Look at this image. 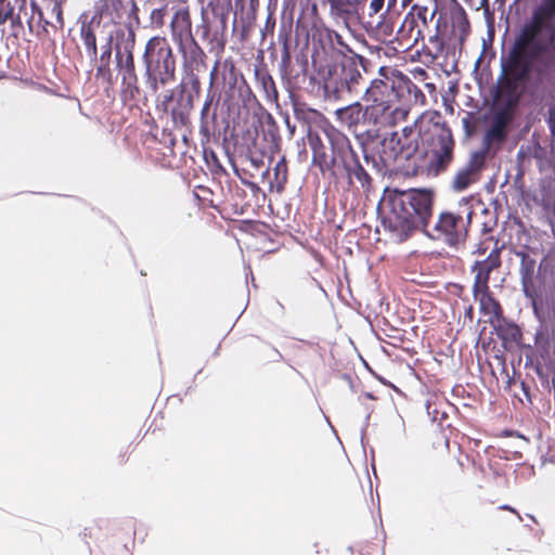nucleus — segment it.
Instances as JSON below:
<instances>
[{"mask_svg": "<svg viewBox=\"0 0 555 555\" xmlns=\"http://www.w3.org/2000/svg\"><path fill=\"white\" fill-rule=\"evenodd\" d=\"M539 27L525 20L516 30L507 53L500 59L499 80L507 70L515 68L514 79L526 102L531 105L542 104L553 95L555 83L554 64L546 55L548 46L538 36Z\"/></svg>", "mask_w": 555, "mask_h": 555, "instance_id": "obj_1", "label": "nucleus"}, {"mask_svg": "<svg viewBox=\"0 0 555 555\" xmlns=\"http://www.w3.org/2000/svg\"><path fill=\"white\" fill-rule=\"evenodd\" d=\"M436 192L431 188H385L376 211L384 230L390 238L402 244L416 232L430 240H438L428 225L434 216Z\"/></svg>", "mask_w": 555, "mask_h": 555, "instance_id": "obj_2", "label": "nucleus"}, {"mask_svg": "<svg viewBox=\"0 0 555 555\" xmlns=\"http://www.w3.org/2000/svg\"><path fill=\"white\" fill-rule=\"evenodd\" d=\"M364 134L365 140L361 142L364 160L378 171L414 157L423 158L427 153L420 150L417 140L400 137L397 131L380 133L378 129H369Z\"/></svg>", "mask_w": 555, "mask_h": 555, "instance_id": "obj_3", "label": "nucleus"}, {"mask_svg": "<svg viewBox=\"0 0 555 555\" xmlns=\"http://www.w3.org/2000/svg\"><path fill=\"white\" fill-rule=\"evenodd\" d=\"M537 261L521 253L520 282L522 293L530 301L532 311L555 307V267L542 260L535 271Z\"/></svg>", "mask_w": 555, "mask_h": 555, "instance_id": "obj_4", "label": "nucleus"}, {"mask_svg": "<svg viewBox=\"0 0 555 555\" xmlns=\"http://www.w3.org/2000/svg\"><path fill=\"white\" fill-rule=\"evenodd\" d=\"M142 78L147 96H155L160 86L176 80V55L165 37L154 36L147 40L141 57Z\"/></svg>", "mask_w": 555, "mask_h": 555, "instance_id": "obj_5", "label": "nucleus"}, {"mask_svg": "<svg viewBox=\"0 0 555 555\" xmlns=\"http://www.w3.org/2000/svg\"><path fill=\"white\" fill-rule=\"evenodd\" d=\"M135 31L128 25V35L121 28L116 29L115 67L121 78V93L131 101L147 100V92L139 86L134 63Z\"/></svg>", "mask_w": 555, "mask_h": 555, "instance_id": "obj_6", "label": "nucleus"}, {"mask_svg": "<svg viewBox=\"0 0 555 555\" xmlns=\"http://www.w3.org/2000/svg\"><path fill=\"white\" fill-rule=\"evenodd\" d=\"M202 91L201 80L195 73L186 72L181 81L164 95L162 106L169 112L175 127H186L194 108V101Z\"/></svg>", "mask_w": 555, "mask_h": 555, "instance_id": "obj_7", "label": "nucleus"}, {"mask_svg": "<svg viewBox=\"0 0 555 555\" xmlns=\"http://www.w3.org/2000/svg\"><path fill=\"white\" fill-rule=\"evenodd\" d=\"M338 53L341 59L334 60L327 65L323 83L325 94L335 99L341 98L345 93L358 94L359 86L364 82L357 64L341 51Z\"/></svg>", "mask_w": 555, "mask_h": 555, "instance_id": "obj_8", "label": "nucleus"}, {"mask_svg": "<svg viewBox=\"0 0 555 555\" xmlns=\"http://www.w3.org/2000/svg\"><path fill=\"white\" fill-rule=\"evenodd\" d=\"M538 326L533 336L535 356L528 357L525 367L534 366L537 362L546 366V371L555 366V307L532 311Z\"/></svg>", "mask_w": 555, "mask_h": 555, "instance_id": "obj_9", "label": "nucleus"}, {"mask_svg": "<svg viewBox=\"0 0 555 555\" xmlns=\"http://www.w3.org/2000/svg\"><path fill=\"white\" fill-rule=\"evenodd\" d=\"M341 119L347 118L350 124L373 122L395 125L398 118H405L408 112L402 108H391V105H367L363 106L354 102L344 108L337 109Z\"/></svg>", "mask_w": 555, "mask_h": 555, "instance_id": "obj_10", "label": "nucleus"}, {"mask_svg": "<svg viewBox=\"0 0 555 555\" xmlns=\"http://www.w3.org/2000/svg\"><path fill=\"white\" fill-rule=\"evenodd\" d=\"M436 127H439L438 132L434 135H424L422 137V142H428L429 139H436L437 144L431 150V157L428 164V172L434 176H438L442 171H444L449 165L453 160V150H454V139L452 134V130L447 124L443 121L439 124L435 122Z\"/></svg>", "mask_w": 555, "mask_h": 555, "instance_id": "obj_11", "label": "nucleus"}, {"mask_svg": "<svg viewBox=\"0 0 555 555\" xmlns=\"http://www.w3.org/2000/svg\"><path fill=\"white\" fill-rule=\"evenodd\" d=\"M434 231L439 234L436 235L438 238L442 235L444 243L454 249H459L465 243L468 235L463 217L460 214L448 210L439 214Z\"/></svg>", "mask_w": 555, "mask_h": 555, "instance_id": "obj_12", "label": "nucleus"}, {"mask_svg": "<svg viewBox=\"0 0 555 555\" xmlns=\"http://www.w3.org/2000/svg\"><path fill=\"white\" fill-rule=\"evenodd\" d=\"M177 44L183 57V75H186L188 70L194 73V70L201 72L207 68V56L194 37L181 39Z\"/></svg>", "mask_w": 555, "mask_h": 555, "instance_id": "obj_13", "label": "nucleus"}, {"mask_svg": "<svg viewBox=\"0 0 555 555\" xmlns=\"http://www.w3.org/2000/svg\"><path fill=\"white\" fill-rule=\"evenodd\" d=\"M324 132L331 145V153L334 155L335 159H339L340 165H348V162L350 163L359 156L353 150L348 137L343 132L332 126H328Z\"/></svg>", "mask_w": 555, "mask_h": 555, "instance_id": "obj_14", "label": "nucleus"}, {"mask_svg": "<svg viewBox=\"0 0 555 555\" xmlns=\"http://www.w3.org/2000/svg\"><path fill=\"white\" fill-rule=\"evenodd\" d=\"M115 43H116V29L111 31L106 39L105 43L101 46V53H98V62L96 65V77L101 78L107 85L113 86L117 79L113 75V70L111 68L112 64V55L115 52Z\"/></svg>", "mask_w": 555, "mask_h": 555, "instance_id": "obj_15", "label": "nucleus"}, {"mask_svg": "<svg viewBox=\"0 0 555 555\" xmlns=\"http://www.w3.org/2000/svg\"><path fill=\"white\" fill-rule=\"evenodd\" d=\"M474 299L479 302V311L483 315H489L496 320L503 318V310L499 300L489 288V284H477V289L473 288Z\"/></svg>", "mask_w": 555, "mask_h": 555, "instance_id": "obj_16", "label": "nucleus"}, {"mask_svg": "<svg viewBox=\"0 0 555 555\" xmlns=\"http://www.w3.org/2000/svg\"><path fill=\"white\" fill-rule=\"evenodd\" d=\"M479 154V152H474L468 163L456 172L452 181V190L454 192H464L478 180L480 167L476 159Z\"/></svg>", "mask_w": 555, "mask_h": 555, "instance_id": "obj_17", "label": "nucleus"}, {"mask_svg": "<svg viewBox=\"0 0 555 555\" xmlns=\"http://www.w3.org/2000/svg\"><path fill=\"white\" fill-rule=\"evenodd\" d=\"M501 250L495 247L483 260H476L472 271L476 272L473 288L477 289V284H489L490 274L501 266Z\"/></svg>", "mask_w": 555, "mask_h": 555, "instance_id": "obj_18", "label": "nucleus"}, {"mask_svg": "<svg viewBox=\"0 0 555 555\" xmlns=\"http://www.w3.org/2000/svg\"><path fill=\"white\" fill-rule=\"evenodd\" d=\"M101 20L92 16L89 22H83L80 27V37L85 44L87 54L91 63H98V43L95 35V26H100Z\"/></svg>", "mask_w": 555, "mask_h": 555, "instance_id": "obj_19", "label": "nucleus"}, {"mask_svg": "<svg viewBox=\"0 0 555 555\" xmlns=\"http://www.w3.org/2000/svg\"><path fill=\"white\" fill-rule=\"evenodd\" d=\"M170 27L172 38L176 43L181 39L184 40L189 37H193L191 33L192 23L188 8H180L175 12L171 18Z\"/></svg>", "mask_w": 555, "mask_h": 555, "instance_id": "obj_20", "label": "nucleus"}, {"mask_svg": "<svg viewBox=\"0 0 555 555\" xmlns=\"http://www.w3.org/2000/svg\"><path fill=\"white\" fill-rule=\"evenodd\" d=\"M363 96L366 101H372V105H390V82L384 79H373L364 89Z\"/></svg>", "mask_w": 555, "mask_h": 555, "instance_id": "obj_21", "label": "nucleus"}, {"mask_svg": "<svg viewBox=\"0 0 555 555\" xmlns=\"http://www.w3.org/2000/svg\"><path fill=\"white\" fill-rule=\"evenodd\" d=\"M218 124V109L215 107L202 106L199 115V134L202 141L209 142L215 133Z\"/></svg>", "mask_w": 555, "mask_h": 555, "instance_id": "obj_22", "label": "nucleus"}, {"mask_svg": "<svg viewBox=\"0 0 555 555\" xmlns=\"http://www.w3.org/2000/svg\"><path fill=\"white\" fill-rule=\"evenodd\" d=\"M307 140L310 149L312 150V164L317 167L319 166V164L326 166V147L319 132L312 130L310 126H308L307 129Z\"/></svg>", "mask_w": 555, "mask_h": 555, "instance_id": "obj_23", "label": "nucleus"}, {"mask_svg": "<svg viewBox=\"0 0 555 555\" xmlns=\"http://www.w3.org/2000/svg\"><path fill=\"white\" fill-rule=\"evenodd\" d=\"M411 88H414L411 78L401 70L396 72L395 77L390 80V98L400 101L410 95Z\"/></svg>", "mask_w": 555, "mask_h": 555, "instance_id": "obj_24", "label": "nucleus"}, {"mask_svg": "<svg viewBox=\"0 0 555 555\" xmlns=\"http://www.w3.org/2000/svg\"><path fill=\"white\" fill-rule=\"evenodd\" d=\"M504 322L496 328V335L502 340H509L518 344L522 337V333L518 325L513 321H506L505 318H500Z\"/></svg>", "mask_w": 555, "mask_h": 555, "instance_id": "obj_25", "label": "nucleus"}, {"mask_svg": "<svg viewBox=\"0 0 555 555\" xmlns=\"http://www.w3.org/2000/svg\"><path fill=\"white\" fill-rule=\"evenodd\" d=\"M273 176L274 180L270 181L271 189L274 188L279 193L283 192L287 182V164L284 157L275 164Z\"/></svg>", "mask_w": 555, "mask_h": 555, "instance_id": "obj_26", "label": "nucleus"}, {"mask_svg": "<svg viewBox=\"0 0 555 555\" xmlns=\"http://www.w3.org/2000/svg\"><path fill=\"white\" fill-rule=\"evenodd\" d=\"M263 138L271 142L273 147H279L281 143V137L279 132V126L276 120L271 114L266 117V127L263 129Z\"/></svg>", "mask_w": 555, "mask_h": 555, "instance_id": "obj_27", "label": "nucleus"}, {"mask_svg": "<svg viewBox=\"0 0 555 555\" xmlns=\"http://www.w3.org/2000/svg\"><path fill=\"white\" fill-rule=\"evenodd\" d=\"M322 3H328L331 10L333 12L339 14H350L352 9L356 10L357 7L362 3L364 0H321Z\"/></svg>", "mask_w": 555, "mask_h": 555, "instance_id": "obj_28", "label": "nucleus"}, {"mask_svg": "<svg viewBox=\"0 0 555 555\" xmlns=\"http://www.w3.org/2000/svg\"><path fill=\"white\" fill-rule=\"evenodd\" d=\"M255 76L256 79L261 83V87L268 96L271 94H276L275 82L267 70H256Z\"/></svg>", "mask_w": 555, "mask_h": 555, "instance_id": "obj_29", "label": "nucleus"}, {"mask_svg": "<svg viewBox=\"0 0 555 555\" xmlns=\"http://www.w3.org/2000/svg\"><path fill=\"white\" fill-rule=\"evenodd\" d=\"M353 167L356 169L353 179H357L363 189H367L371 185L372 178L361 164L359 156L354 159Z\"/></svg>", "mask_w": 555, "mask_h": 555, "instance_id": "obj_30", "label": "nucleus"}, {"mask_svg": "<svg viewBox=\"0 0 555 555\" xmlns=\"http://www.w3.org/2000/svg\"><path fill=\"white\" fill-rule=\"evenodd\" d=\"M327 37L332 42H335L340 50H336L335 53L340 55L338 51H341L346 55H353L356 53L352 48L344 40L343 36L335 30H327Z\"/></svg>", "mask_w": 555, "mask_h": 555, "instance_id": "obj_31", "label": "nucleus"}, {"mask_svg": "<svg viewBox=\"0 0 555 555\" xmlns=\"http://www.w3.org/2000/svg\"><path fill=\"white\" fill-rule=\"evenodd\" d=\"M278 40L282 49L291 50L292 48V22L288 24L282 23L278 34Z\"/></svg>", "mask_w": 555, "mask_h": 555, "instance_id": "obj_32", "label": "nucleus"}, {"mask_svg": "<svg viewBox=\"0 0 555 555\" xmlns=\"http://www.w3.org/2000/svg\"><path fill=\"white\" fill-rule=\"evenodd\" d=\"M532 370L539 378L541 387L550 393V382L552 375L546 371V366H541L539 362L534 364V366L528 367Z\"/></svg>", "mask_w": 555, "mask_h": 555, "instance_id": "obj_33", "label": "nucleus"}, {"mask_svg": "<svg viewBox=\"0 0 555 555\" xmlns=\"http://www.w3.org/2000/svg\"><path fill=\"white\" fill-rule=\"evenodd\" d=\"M292 51L287 49H282L281 51V61L279 64L280 73L282 77H285L291 74L292 67Z\"/></svg>", "mask_w": 555, "mask_h": 555, "instance_id": "obj_34", "label": "nucleus"}, {"mask_svg": "<svg viewBox=\"0 0 555 555\" xmlns=\"http://www.w3.org/2000/svg\"><path fill=\"white\" fill-rule=\"evenodd\" d=\"M461 10H462V13L457 17L456 22H457V27L460 29V42L462 44L470 31V24H469V20L467 17L466 12L463 9H461Z\"/></svg>", "mask_w": 555, "mask_h": 555, "instance_id": "obj_35", "label": "nucleus"}, {"mask_svg": "<svg viewBox=\"0 0 555 555\" xmlns=\"http://www.w3.org/2000/svg\"><path fill=\"white\" fill-rule=\"evenodd\" d=\"M348 57L351 59L357 64V68L360 69V67H361L363 73H365V74L372 73L373 63L367 57H365L357 52L353 53V55H348Z\"/></svg>", "mask_w": 555, "mask_h": 555, "instance_id": "obj_36", "label": "nucleus"}, {"mask_svg": "<svg viewBox=\"0 0 555 555\" xmlns=\"http://www.w3.org/2000/svg\"><path fill=\"white\" fill-rule=\"evenodd\" d=\"M319 169L321 172L330 171L331 176L334 178H337L338 176V169L341 168V165L339 163V159H335L334 155L332 154L331 158H326V166H323L322 164H319Z\"/></svg>", "mask_w": 555, "mask_h": 555, "instance_id": "obj_37", "label": "nucleus"}, {"mask_svg": "<svg viewBox=\"0 0 555 555\" xmlns=\"http://www.w3.org/2000/svg\"><path fill=\"white\" fill-rule=\"evenodd\" d=\"M219 102H220V94L216 90L212 89V86L210 83L203 105L210 107V108L215 107L218 109Z\"/></svg>", "mask_w": 555, "mask_h": 555, "instance_id": "obj_38", "label": "nucleus"}, {"mask_svg": "<svg viewBox=\"0 0 555 555\" xmlns=\"http://www.w3.org/2000/svg\"><path fill=\"white\" fill-rule=\"evenodd\" d=\"M206 13L204 10H202V17H203V24L198 26L197 33L199 34L201 38L203 40H208L209 42H212V40L217 37V31H215L214 38L210 37V27L207 24V20L205 17Z\"/></svg>", "mask_w": 555, "mask_h": 555, "instance_id": "obj_39", "label": "nucleus"}, {"mask_svg": "<svg viewBox=\"0 0 555 555\" xmlns=\"http://www.w3.org/2000/svg\"><path fill=\"white\" fill-rule=\"evenodd\" d=\"M545 122L551 135L555 137V100L548 105Z\"/></svg>", "mask_w": 555, "mask_h": 555, "instance_id": "obj_40", "label": "nucleus"}, {"mask_svg": "<svg viewBox=\"0 0 555 555\" xmlns=\"http://www.w3.org/2000/svg\"><path fill=\"white\" fill-rule=\"evenodd\" d=\"M167 13V5L162 8L153 9L150 15L151 23L155 25H163L164 18Z\"/></svg>", "mask_w": 555, "mask_h": 555, "instance_id": "obj_41", "label": "nucleus"}, {"mask_svg": "<svg viewBox=\"0 0 555 555\" xmlns=\"http://www.w3.org/2000/svg\"><path fill=\"white\" fill-rule=\"evenodd\" d=\"M128 17L130 22L127 24V26L129 24H131L133 28L140 26L139 7L137 5L135 0H131V9L129 11Z\"/></svg>", "mask_w": 555, "mask_h": 555, "instance_id": "obj_42", "label": "nucleus"}, {"mask_svg": "<svg viewBox=\"0 0 555 555\" xmlns=\"http://www.w3.org/2000/svg\"><path fill=\"white\" fill-rule=\"evenodd\" d=\"M545 17L546 15L544 14V11L540 9V7L538 5L532 10L531 16L528 17L527 20H529L531 23L535 24L540 28Z\"/></svg>", "mask_w": 555, "mask_h": 555, "instance_id": "obj_43", "label": "nucleus"}, {"mask_svg": "<svg viewBox=\"0 0 555 555\" xmlns=\"http://www.w3.org/2000/svg\"><path fill=\"white\" fill-rule=\"evenodd\" d=\"M544 28H545V33L548 38V41L555 44V16L546 17Z\"/></svg>", "mask_w": 555, "mask_h": 555, "instance_id": "obj_44", "label": "nucleus"}, {"mask_svg": "<svg viewBox=\"0 0 555 555\" xmlns=\"http://www.w3.org/2000/svg\"><path fill=\"white\" fill-rule=\"evenodd\" d=\"M539 7L544 11L546 17H555V0H541Z\"/></svg>", "mask_w": 555, "mask_h": 555, "instance_id": "obj_45", "label": "nucleus"}, {"mask_svg": "<svg viewBox=\"0 0 555 555\" xmlns=\"http://www.w3.org/2000/svg\"><path fill=\"white\" fill-rule=\"evenodd\" d=\"M396 72H399V69L389 66H380L378 68V75L382 77L380 79H384L388 82H390L391 78L395 77Z\"/></svg>", "mask_w": 555, "mask_h": 555, "instance_id": "obj_46", "label": "nucleus"}, {"mask_svg": "<svg viewBox=\"0 0 555 555\" xmlns=\"http://www.w3.org/2000/svg\"><path fill=\"white\" fill-rule=\"evenodd\" d=\"M295 115L298 119H309L322 116L317 109L313 108H309L307 112L295 108Z\"/></svg>", "mask_w": 555, "mask_h": 555, "instance_id": "obj_47", "label": "nucleus"}, {"mask_svg": "<svg viewBox=\"0 0 555 555\" xmlns=\"http://www.w3.org/2000/svg\"><path fill=\"white\" fill-rule=\"evenodd\" d=\"M353 162L354 160H351L350 163L348 162L347 163L348 165H341V169L346 173L347 183L349 186H351L353 184V178H354L353 171L356 170L353 167Z\"/></svg>", "mask_w": 555, "mask_h": 555, "instance_id": "obj_48", "label": "nucleus"}, {"mask_svg": "<svg viewBox=\"0 0 555 555\" xmlns=\"http://www.w3.org/2000/svg\"><path fill=\"white\" fill-rule=\"evenodd\" d=\"M365 410H366V415H365V418H364V424L361 428V444L363 446V448H365L364 446V441H365V436H366V428L369 426V421H370V417H371V413L373 412V408L372 406H365Z\"/></svg>", "mask_w": 555, "mask_h": 555, "instance_id": "obj_49", "label": "nucleus"}, {"mask_svg": "<svg viewBox=\"0 0 555 555\" xmlns=\"http://www.w3.org/2000/svg\"><path fill=\"white\" fill-rule=\"evenodd\" d=\"M413 94L415 103L425 104L426 96L423 91L414 83V88L410 89V95Z\"/></svg>", "mask_w": 555, "mask_h": 555, "instance_id": "obj_50", "label": "nucleus"}, {"mask_svg": "<svg viewBox=\"0 0 555 555\" xmlns=\"http://www.w3.org/2000/svg\"><path fill=\"white\" fill-rule=\"evenodd\" d=\"M214 14L215 16L219 17L221 30L224 31L227 29L228 24V11H225L224 9L214 10Z\"/></svg>", "mask_w": 555, "mask_h": 555, "instance_id": "obj_51", "label": "nucleus"}, {"mask_svg": "<svg viewBox=\"0 0 555 555\" xmlns=\"http://www.w3.org/2000/svg\"><path fill=\"white\" fill-rule=\"evenodd\" d=\"M384 4H385V0H371L369 15L373 16V15L377 14L378 12H380L382 9L384 8Z\"/></svg>", "mask_w": 555, "mask_h": 555, "instance_id": "obj_52", "label": "nucleus"}, {"mask_svg": "<svg viewBox=\"0 0 555 555\" xmlns=\"http://www.w3.org/2000/svg\"><path fill=\"white\" fill-rule=\"evenodd\" d=\"M520 389H521V392L522 395L525 396L526 400L532 404L533 402V396H532V392H531V387L530 385L525 382V380H521L520 382Z\"/></svg>", "mask_w": 555, "mask_h": 555, "instance_id": "obj_53", "label": "nucleus"}, {"mask_svg": "<svg viewBox=\"0 0 555 555\" xmlns=\"http://www.w3.org/2000/svg\"><path fill=\"white\" fill-rule=\"evenodd\" d=\"M429 42L436 46L437 51L439 53L444 51L446 42L442 38L439 37L438 34H435L434 36L429 37Z\"/></svg>", "mask_w": 555, "mask_h": 555, "instance_id": "obj_54", "label": "nucleus"}, {"mask_svg": "<svg viewBox=\"0 0 555 555\" xmlns=\"http://www.w3.org/2000/svg\"><path fill=\"white\" fill-rule=\"evenodd\" d=\"M426 413L430 417L433 422H436L438 420L439 411L436 408H433V404L429 400L425 403Z\"/></svg>", "mask_w": 555, "mask_h": 555, "instance_id": "obj_55", "label": "nucleus"}, {"mask_svg": "<svg viewBox=\"0 0 555 555\" xmlns=\"http://www.w3.org/2000/svg\"><path fill=\"white\" fill-rule=\"evenodd\" d=\"M364 365L375 376V378L377 380H379L383 385L389 386V387L393 388L396 391H398V388L395 385H392L389 380H387L385 377L373 372L366 362H364Z\"/></svg>", "mask_w": 555, "mask_h": 555, "instance_id": "obj_56", "label": "nucleus"}, {"mask_svg": "<svg viewBox=\"0 0 555 555\" xmlns=\"http://www.w3.org/2000/svg\"><path fill=\"white\" fill-rule=\"evenodd\" d=\"M521 349H524L526 351V360L528 359V357H530L532 360L535 356V343L533 345L531 344H521L519 345Z\"/></svg>", "mask_w": 555, "mask_h": 555, "instance_id": "obj_57", "label": "nucleus"}, {"mask_svg": "<svg viewBox=\"0 0 555 555\" xmlns=\"http://www.w3.org/2000/svg\"><path fill=\"white\" fill-rule=\"evenodd\" d=\"M470 113H467V115L462 119V126L465 131L466 135H470L473 133V127L470 122Z\"/></svg>", "mask_w": 555, "mask_h": 555, "instance_id": "obj_58", "label": "nucleus"}, {"mask_svg": "<svg viewBox=\"0 0 555 555\" xmlns=\"http://www.w3.org/2000/svg\"><path fill=\"white\" fill-rule=\"evenodd\" d=\"M13 15V8L0 9V25L4 24Z\"/></svg>", "mask_w": 555, "mask_h": 555, "instance_id": "obj_59", "label": "nucleus"}, {"mask_svg": "<svg viewBox=\"0 0 555 555\" xmlns=\"http://www.w3.org/2000/svg\"><path fill=\"white\" fill-rule=\"evenodd\" d=\"M340 379H343L344 382H346L350 388V390L353 392L354 391V384H353V378H352V375L350 373H341L339 375Z\"/></svg>", "mask_w": 555, "mask_h": 555, "instance_id": "obj_60", "label": "nucleus"}, {"mask_svg": "<svg viewBox=\"0 0 555 555\" xmlns=\"http://www.w3.org/2000/svg\"><path fill=\"white\" fill-rule=\"evenodd\" d=\"M274 26H275V20L273 17H271V14H269V16H268V18L266 21V27L261 31L262 33V37H264L267 30H270L271 33H273Z\"/></svg>", "mask_w": 555, "mask_h": 555, "instance_id": "obj_61", "label": "nucleus"}, {"mask_svg": "<svg viewBox=\"0 0 555 555\" xmlns=\"http://www.w3.org/2000/svg\"><path fill=\"white\" fill-rule=\"evenodd\" d=\"M457 63H459V61L456 59H454L453 64L451 67H449V69L446 66H443V64H440V66L442 67V72L447 76H450L452 73H459Z\"/></svg>", "mask_w": 555, "mask_h": 555, "instance_id": "obj_62", "label": "nucleus"}, {"mask_svg": "<svg viewBox=\"0 0 555 555\" xmlns=\"http://www.w3.org/2000/svg\"><path fill=\"white\" fill-rule=\"evenodd\" d=\"M242 182H243L246 186H248V188L251 190V192H253L254 194H256V193H258V192H261L260 186H259L256 182H253V181H249V180H242Z\"/></svg>", "mask_w": 555, "mask_h": 555, "instance_id": "obj_63", "label": "nucleus"}, {"mask_svg": "<svg viewBox=\"0 0 555 555\" xmlns=\"http://www.w3.org/2000/svg\"><path fill=\"white\" fill-rule=\"evenodd\" d=\"M414 77L421 80H425L428 77V73L422 67H417L414 70Z\"/></svg>", "mask_w": 555, "mask_h": 555, "instance_id": "obj_64", "label": "nucleus"}]
</instances>
